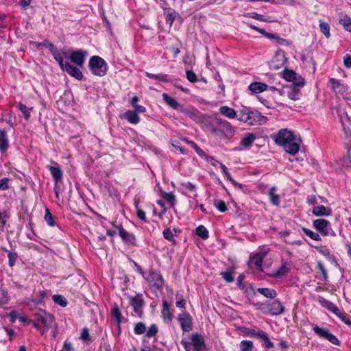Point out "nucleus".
I'll return each mask as SVG.
<instances>
[{"mask_svg": "<svg viewBox=\"0 0 351 351\" xmlns=\"http://www.w3.org/2000/svg\"><path fill=\"white\" fill-rule=\"evenodd\" d=\"M130 303L133 307L135 313L138 316L141 317L143 313V308L144 306V300L143 299L142 295L138 294L134 297H131L130 298Z\"/></svg>", "mask_w": 351, "mask_h": 351, "instance_id": "dca6fc26", "label": "nucleus"}, {"mask_svg": "<svg viewBox=\"0 0 351 351\" xmlns=\"http://www.w3.org/2000/svg\"><path fill=\"white\" fill-rule=\"evenodd\" d=\"M46 298H47V291H40L36 299L31 300V299L27 298L23 301V304L27 306H29V308L31 309H32L33 307L44 303Z\"/></svg>", "mask_w": 351, "mask_h": 351, "instance_id": "f3484780", "label": "nucleus"}, {"mask_svg": "<svg viewBox=\"0 0 351 351\" xmlns=\"http://www.w3.org/2000/svg\"><path fill=\"white\" fill-rule=\"evenodd\" d=\"M342 167L346 169H351V158L347 155L341 160Z\"/></svg>", "mask_w": 351, "mask_h": 351, "instance_id": "3c124183", "label": "nucleus"}, {"mask_svg": "<svg viewBox=\"0 0 351 351\" xmlns=\"http://www.w3.org/2000/svg\"><path fill=\"white\" fill-rule=\"evenodd\" d=\"M45 220L49 226H54V221L53 219V216L51 215L49 209L47 208L45 209Z\"/></svg>", "mask_w": 351, "mask_h": 351, "instance_id": "49530a36", "label": "nucleus"}, {"mask_svg": "<svg viewBox=\"0 0 351 351\" xmlns=\"http://www.w3.org/2000/svg\"><path fill=\"white\" fill-rule=\"evenodd\" d=\"M196 234L198 237L202 238V239H207L209 237V233L208 230L205 226L200 225L196 228Z\"/></svg>", "mask_w": 351, "mask_h": 351, "instance_id": "58836bf2", "label": "nucleus"}, {"mask_svg": "<svg viewBox=\"0 0 351 351\" xmlns=\"http://www.w3.org/2000/svg\"><path fill=\"white\" fill-rule=\"evenodd\" d=\"M275 143L283 147L286 152L295 155L300 147L293 132L287 129H282L274 136Z\"/></svg>", "mask_w": 351, "mask_h": 351, "instance_id": "f257e3e1", "label": "nucleus"}, {"mask_svg": "<svg viewBox=\"0 0 351 351\" xmlns=\"http://www.w3.org/2000/svg\"><path fill=\"white\" fill-rule=\"evenodd\" d=\"M339 23L343 26L346 30L351 32V19L347 16L342 17Z\"/></svg>", "mask_w": 351, "mask_h": 351, "instance_id": "79ce46f5", "label": "nucleus"}, {"mask_svg": "<svg viewBox=\"0 0 351 351\" xmlns=\"http://www.w3.org/2000/svg\"><path fill=\"white\" fill-rule=\"evenodd\" d=\"M238 120L250 125L262 124L265 117L258 111L252 110L247 106H242L239 110Z\"/></svg>", "mask_w": 351, "mask_h": 351, "instance_id": "7ed1b4c3", "label": "nucleus"}, {"mask_svg": "<svg viewBox=\"0 0 351 351\" xmlns=\"http://www.w3.org/2000/svg\"><path fill=\"white\" fill-rule=\"evenodd\" d=\"M313 226L315 229L319 232L322 236L336 235L335 231L332 229L330 223L324 219H317L313 221Z\"/></svg>", "mask_w": 351, "mask_h": 351, "instance_id": "1a4fd4ad", "label": "nucleus"}, {"mask_svg": "<svg viewBox=\"0 0 351 351\" xmlns=\"http://www.w3.org/2000/svg\"><path fill=\"white\" fill-rule=\"evenodd\" d=\"M147 77L150 79L158 80L160 82H168L169 80L167 75L160 73V74H152L148 72L145 73Z\"/></svg>", "mask_w": 351, "mask_h": 351, "instance_id": "e433bc0d", "label": "nucleus"}, {"mask_svg": "<svg viewBox=\"0 0 351 351\" xmlns=\"http://www.w3.org/2000/svg\"><path fill=\"white\" fill-rule=\"evenodd\" d=\"M111 316L118 325L123 321L121 313L117 306H114L111 309Z\"/></svg>", "mask_w": 351, "mask_h": 351, "instance_id": "c9c22d12", "label": "nucleus"}, {"mask_svg": "<svg viewBox=\"0 0 351 351\" xmlns=\"http://www.w3.org/2000/svg\"><path fill=\"white\" fill-rule=\"evenodd\" d=\"M331 89L335 92L337 96H341L346 99L350 98V89L349 87L341 83L340 80L330 78L329 80Z\"/></svg>", "mask_w": 351, "mask_h": 351, "instance_id": "6e6552de", "label": "nucleus"}, {"mask_svg": "<svg viewBox=\"0 0 351 351\" xmlns=\"http://www.w3.org/2000/svg\"><path fill=\"white\" fill-rule=\"evenodd\" d=\"M9 179L4 178L0 180V190H6L8 189Z\"/></svg>", "mask_w": 351, "mask_h": 351, "instance_id": "052dcab7", "label": "nucleus"}, {"mask_svg": "<svg viewBox=\"0 0 351 351\" xmlns=\"http://www.w3.org/2000/svg\"><path fill=\"white\" fill-rule=\"evenodd\" d=\"M269 199H270V202L274 204V205H278L279 203H280V199H279V197L277 194V189L276 187H271V189H269Z\"/></svg>", "mask_w": 351, "mask_h": 351, "instance_id": "72a5a7b5", "label": "nucleus"}, {"mask_svg": "<svg viewBox=\"0 0 351 351\" xmlns=\"http://www.w3.org/2000/svg\"><path fill=\"white\" fill-rule=\"evenodd\" d=\"M287 62L285 53L281 49L276 51L274 56L270 61V67L273 69H279L282 68Z\"/></svg>", "mask_w": 351, "mask_h": 351, "instance_id": "f8f14e48", "label": "nucleus"}, {"mask_svg": "<svg viewBox=\"0 0 351 351\" xmlns=\"http://www.w3.org/2000/svg\"><path fill=\"white\" fill-rule=\"evenodd\" d=\"M176 16H177V13L176 12H171L167 14V21L168 22H169L170 24H172L173 21L175 20Z\"/></svg>", "mask_w": 351, "mask_h": 351, "instance_id": "69168bd1", "label": "nucleus"}, {"mask_svg": "<svg viewBox=\"0 0 351 351\" xmlns=\"http://www.w3.org/2000/svg\"><path fill=\"white\" fill-rule=\"evenodd\" d=\"M181 343L186 351H206L204 339L197 333L192 334L188 339H183Z\"/></svg>", "mask_w": 351, "mask_h": 351, "instance_id": "20e7f679", "label": "nucleus"}, {"mask_svg": "<svg viewBox=\"0 0 351 351\" xmlns=\"http://www.w3.org/2000/svg\"><path fill=\"white\" fill-rule=\"evenodd\" d=\"M320 31L325 35L326 38L330 36V26L327 23L319 21Z\"/></svg>", "mask_w": 351, "mask_h": 351, "instance_id": "a18cd8bd", "label": "nucleus"}, {"mask_svg": "<svg viewBox=\"0 0 351 351\" xmlns=\"http://www.w3.org/2000/svg\"><path fill=\"white\" fill-rule=\"evenodd\" d=\"M89 67L91 73L97 76H104L108 70V65L104 59L99 56H93L89 60Z\"/></svg>", "mask_w": 351, "mask_h": 351, "instance_id": "0eeeda50", "label": "nucleus"}, {"mask_svg": "<svg viewBox=\"0 0 351 351\" xmlns=\"http://www.w3.org/2000/svg\"><path fill=\"white\" fill-rule=\"evenodd\" d=\"M312 213L317 217H327L331 215V209L323 205H317L313 208Z\"/></svg>", "mask_w": 351, "mask_h": 351, "instance_id": "4be33fe9", "label": "nucleus"}, {"mask_svg": "<svg viewBox=\"0 0 351 351\" xmlns=\"http://www.w3.org/2000/svg\"><path fill=\"white\" fill-rule=\"evenodd\" d=\"M306 201L309 205H315L317 203V197L314 195H308Z\"/></svg>", "mask_w": 351, "mask_h": 351, "instance_id": "0e129e2a", "label": "nucleus"}, {"mask_svg": "<svg viewBox=\"0 0 351 351\" xmlns=\"http://www.w3.org/2000/svg\"><path fill=\"white\" fill-rule=\"evenodd\" d=\"M50 173L56 182H59L62 178V172L60 168L56 167H49Z\"/></svg>", "mask_w": 351, "mask_h": 351, "instance_id": "f704fd0d", "label": "nucleus"}, {"mask_svg": "<svg viewBox=\"0 0 351 351\" xmlns=\"http://www.w3.org/2000/svg\"><path fill=\"white\" fill-rule=\"evenodd\" d=\"M219 112L221 115L226 117V118H228L229 119H238L239 112L237 113V112L234 109H233L228 106H221L219 108Z\"/></svg>", "mask_w": 351, "mask_h": 351, "instance_id": "6ab92c4d", "label": "nucleus"}, {"mask_svg": "<svg viewBox=\"0 0 351 351\" xmlns=\"http://www.w3.org/2000/svg\"><path fill=\"white\" fill-rule=\"evenodd\" d=\"M164 101L170 108L180 112H184L182 106L178 103L173 97L169 96L167 93L162 95Z\"/></svg>", "mask_w": 351, "mask_h": 351, "instance_id": "a211bd4d", "label": "nucleus"}, {"mask_svg": "<svg viewBox=\"0 0 351 351\" xmlns=\"http://www.w3.org/2000/svg\"><path fill=\"white\" fill-rule=\"evenodd\" d=\"M247 16L265 23H274L276 21V19L274 16L260 14L256 12L248 13L247 14Z\"/></svg>", "mask_w": 351, "mask_h": 351, "instance_id": "393cba45", "label": "nucleus"}, {"mask_svg": "<svg viewBox=\"0 0 351 351\" xmlns=\"http://www.w3.org/2000/svg\"><path fill=\"white\" fill-rule=\"evenodd\" d=\"M52 298L56 304H59L62 307H65L67 305L66 300L61 295H54Z\"/></svg>", "mask_w": 351, "mask_h": 351, "instance_id": "a19ab883", "label": "nucleus"}, {"mask_svg": "<svg viewBox=\"0 0 351 351\" xmlns=\"http://www.w3.org/2000/svg\"><path fill=\"white\" fill-rule=\"evenodd\" d=\"M256 139V136L253 133H247L241 139V145L245 148L250 147Z\"/></svg>", "mask_w": 351, "mask_h": 351, "instance_id": "7c9ffc66", "label": "nucleus"}, {"mask_svg": "<svg viewBox=\"0 0 351 351\" xmlns=\"http://www.w3.org/2000/svg\"><path fill=\"white\" fill-rule=\"evenodd\" d=\"M283 77L285 80L292 82L295 86L302 87L304 84L302 77L291 70H285Z\"/></svg>", "mask_w": 351, "mask_h": 351, "instance_id": "ddd939ff", "label": "nucleus"}, {"mask_svg": "<svg viewBox=\"0 0 351 351\" xmlns=\"http://www.w3.org/2000/svg\"><path fill=\"white\" fill-rule=\"evenodd\" d=\"M19 109L22 112L25 118L28 119L30 117V109L28 108L25 105L20 103L18 105Z\"/></svg>", "mask_w": 351, "mask_h": 351, "instance_id": "09e8293b", "label": "nucleus"}, {"mask_svg": "<svg viewBox=\"0 0 351 351\" xmlns=\"http://www.w3.org/2000/svg\"><path fill=\"white\" fill-rule=\"evenodd\" d=\"M269 250L263 247L258 250L251 255V262L254 264L257 269L263 271V260L266 256Z\"/></svg>", "mask_w": 351, "mask_h": 351, "instance_id": "9b49d317", "label": "nucleus"}, {"mask_svg": "<svg viewBox=\"0 0 351 351\" xmlns=\"http://www.w3.org/2000/svg\"><path fill=\"white\" fill-rule=\"evenodd\" d=\"M32 324L42 335H44L55 324V318L49 313L39 309L34 314Z\"/></svg>", "mask_w": 351, "mask_h": 351, "instance_id": "f03ea898", "label": "nucleus"}, {"mask_svg": "<svg viewBox=\"0 0 351 351\" xmlns=\"http://www.w3.org/2000/svg\"><path fill=\"white\" fill-rule=\"evenodd\" d=\"M8 147L7 134L4 130H0V151L5 152Z\"/></svg>", "mask_w": 351, "mask_h": 351, "instance_id": "2f4dec72", "label": "nucleus"}, {"mask_svg": "<svg viewBox=\"0 0 351 351\" xmlns=\"http://www.w3.org/2000/svg\"><path fill=\"white\" fill-rule=\"evenodd\" d=\"M186 75L187 80L192 83L196 82L197 80L195 73L192 71H187L186 72Z\"/></svg>", "mask_w": 351, "mask_h": 351, "instance_id": "13d9d810", "label": "nucleus"}, {"mask_svg": "<svg viewBox=\"0 0 351 351\" xmlns=\"http://www.w3.org/2000/svg\"><path fill=\"white\" fill-rule=\"evenodd\" d=\"M146 327L145 324L141 322H139L135 325L134 327V332L137 335H141L145 332Z\"/></svg>", "mask_w": 351, "mask_h": 351, "instance_id": "603ef678", "label": "nucleus"}, {"mask_svg": "<svg viewBox=\"0 0 351 351\" xmlns=\"http://www.w3.org/2000/svg\"><path fill=\"white\" fill-rule=\"evenodd\" d=\"M214 204L220 212H225L227 210L226 204L221 200H216Z\"/></svg>", "mask_w": 351, "mask_h": 351, "instance_id": "4d7b16f0", "label": "nucleus"}, {"mask_svg": "<svg viewBox=\"0 0 351 351\" xmlns=\"http://www.w3.org/2000/svg\"><path fill=\"white\" fill-rule=\"evenodd\" d=\"M343 64L346 68H351V56H346L343 58Z\"/></svg>", "mask_w": 351, "mask_h": 351, "instance_id": "338daca9", "label": "nucleus"}, {"mask_svg": "<svg viewBox=\"0 0 351 351\" xmlns=\"http://www.w3.org/2000/svg\"><path fill=\"white\" fill-rule=\"evenodd\" d=\"M300 86H287V96L293 101L298 100L300 97Z\"/></svg>", "mask_w": 351, "mask_h": 351, "instance_id": "bb28decb", "label": "nucleus"}, {"mask_svg": "<svg viewBox=\"0 0 351 351\" xmlns=\"http://www.w3.org/2000/svg\"><path fill=\"white\" fill-rule=\"evenodd\" d=\"M284 311V308L281 303L278 300L274 301L269 307V312L272 315L281 314Z\"/></svg>", "mask_w": 351, "mask_h": 351, "instance_id": "c85d7f7f", "label": "nucleus"}, {"mask_svg": "<svg viewBox=\"0 0 351 351\" xmlns=\"http://www.w3.org/2000/svg\"><path fill=\"white\" fill-rule=\"evenodd\" d=\"M162 316L166 322H171L173 317L170 311L169 305L165 300L162 301Z\"/></svg>", "mask_w": 351, "mask_h": 351, "instance_id": "c756f323", "label": "nucleus"}, {"mask_svg": "<svg viewBox=\"0 0 351 351\" xmlns=\"http://www.w3.org/2000/svg\"><path fill=\"white\" fill-rule=\"evenodd\" d=\"M268 86L267 84L262 82H252L248 86V90L251 91L252 94H258L263 93L267 89Z\"/></svg>", "mask_w": 351, "mask_h": 351, "instance_id": "5701e85b", "label": "nucleus"}, {"mask_svg": "<svg viewBox=\"0 0 351 351\" xmlns=\"http://www.w3.org/2000/svg\"><path fill=\"white\" fill-rule=\"evenodd\" d=\"M124 119H125L130 123L132 124H137L140 122V117L138 113L133 110H127L124 115Z\"/></svg>", "mask_w": 351, "mask_h": 351, "instance_id": "a878e982", "label": "nucleus"}, {"mask_svg": "<svg viewBox=\"0 0 351 351\" xmlns=\"http://www.w3.org/2000/svg\"><path fill=\"white\" fill-rule=\"evenodd\" d=\"M135 208H136V215L137 217L142 221H145V222H147V217H146V215H145V213L139 208L138 205V203H136L135 204Z\"/></svg>", "mask_w": 351, "mask_h": 351, "instance_id": "de8ad7c7", "label": "nucleus"}, {"mask_svg": "<svg viewBox=\"0 0 351 351\" xmlns=\"http://www.w3.org/2000/svg\"><path fill=\"white\" fill-rule=\"evenodd\" d=\"M313 330L316 335H317L319 337L322 338L326 339L328 340L330 343H332L334 345H339V340L337 338L333 335L332 334L330 333L329 330L326 328H320L316 325L313 326Z\"/></svg>", "mask_w": 351, "mask_h": 351, "instance_id": "4468645a", "label": "nucleus"}, {"mask_svg": "<svg viewBox=\"0 0 351 351\" xmlns=\"http://www.w3.org/2000/svg\"><path fill=\"white\" fill-rule=\"evenodd\" d=\"M80 339L84 342H88L90 341V334L87 328H84L80 336Z\"/></svg>", "mask_w": 351, "mask_h": 351, "instance_id": "8fccbe9b", "label": "nucleus"}, {"mask_svg": "<svg viewBox=\"0 0 351 351\" xmlns=\"http://www.w3.org/2000/svg\"><path fill=\"white\" fill-rule=\"evenodd\" d=\"M62 60L64 58L69 59L76 66L82 67L84 63L85 56L87 53L85 51L79 49L73 51L71 49H62Z\"/></svg>", "mask_w": 351, "mask_h": 351, "instance_id": "423d86ee", "label": "nucleus"}, {"mask_svg": "<svg viewBox=\"0 0 351 351\" xmlns=\"http://www.w3.org/2000/svg\"><path fill=\"white\" fill-rule=\"evenodd\" d=\"M8 256L9 260V265L10 267H13L17 260L18 255L14 252H9Z\"/></svg>", "mask_w": 351, "mask_h": 351, "instance_id": "5fc2aeb1", "label": "nucleus"}, {"mask_svg": "<svg viewBox=\"0 0 351 351\" xmlns=\"http://www.w3.org/2000/svg\"><path fill=\"white\" fill-rule=\"evenodd\" d=\"M220 129L227 136H232L234 133V130L231 124L226 120L219 119Z\"/></svg>", "mask_w": 351, "mask_h": 351, "instance_id": "b1692460", "label": "nucleus"}, {"mask_svg": "<svg viewBox=\"0 0 351 351\" xmlns=\"http://www.w3.org/2000/svg\"><path fill=\"white\" fill-rule=\"evenodd\" d=\"M219 167L221 169V171L227 177V178L234 184V186L239 185V184L233 180V178L231 177L230 173H229L228 168L223 164H219ZM241 186V184H239Z\"/></svg>", "mask_w": 351, "mask_h": 351, "instance_id": "37998d69", "label": "nucleus"}, {"mask_svg": "<svg viewBox=\"0 0 351 351\" xmlns=\"http://www.w3.org/2000/svg\"><path fill=\"white\" fill-rule=\"evenodd\" d=\"M257 291L267 298L273 299L277 295L276 291L272 289L258 288L257 289Z\"/></svg>", "mask_w": 351, "mask_h": 351, "instance_id": "473e14b6", "label": "nucleus"}, {"mask_svg": "<svg viewBox=\"0 0 351 351\" xmlns=\"http://www.w3.org/2000/svg\"><path fill=\"white\" fill-rule=\"evenodd\" d=\"M317 301L323 307L332 312L335 315H339V310L338 307L331 302L326 300L325 298L321 296L318 297Z\"/></svg>", "mask_w": 351, "mask_h": 351, "instance_id": "412c9836", "label": "nucleus"}, {"mask_svg": "<svg viewBox=\"0 0 351 351\" xmlns=\"http://www.w3.org/2000/svg\"><path fill=\"white\" fill-rule=\"evenodd\" d=\"M162 197L169 202H172L174 200V195L171 193H164Z\"/></svg>", "mask_w": 351, "mask_h": 351, "instance_id": "774afa93", "label": "nucleus"}, {"mask_svg": "<svg viewBox=\"0 0 351 351\" xmlns=\"http://www.w3.org/2000/svg\"><path fill=\"white\" fill-rule=\"evenodd\" d=\"M119 235L123 241L125 243H134L135 241V237L133 234L128 232L122 227L119 228Z\"/></svg>", "mask_w": 351, "mask_h": 351, "instance_id": "cd10ccee", "label": "nucleus"}, {"mask_svg": "<svg viewBox=\"0 0 351 351\" xmlns=\"http://www.w3.org/2000/svg\"><path fill=\"white\" fill-rule=\"evenodd\" d=\"M158 332V327L153 324L148 329H146V336L147 337H151L154 336Z\"/></svg>", "mask_w": 351, "mask_h": 351, "instance_id": "864d4df0", "label": "nucleus"}, {"mask_svg": "<svg viewBox=\"0 0 351 351\" xmlns=\"http://www.w3.org/2000/svg\"><path fill=\"white\" fill-rule=\"evenodd\" d=\"M221 275L222 278L228 282H232L234 280L232 273L230 271L222 272Z\"/></svg>", "mask_w": 351, "mask_h": 351, "instance_id": "bf43d9fd", "label": "nucleus"}, {"mask_svg": "<svg viewBox=\"0 0 351 351\" xmlns=\"http://www.w3.org/2000/svg\"><path fill=\"white\" fill-rule=\"evenodd\" d=\"M43 47L48 48L53 55L54 59L58 62L60 60V58H62V50L59 51L51 43L45 40L42 43L40 44Z\"/></svg>", "mask_w": 351, "mask_h": 351, "instance_id": "aec40b11", "label": "nucleus"}, {"mask_svg": "<svg viewBox=\"0 0 351 351\" xmlns=\"http://www.w3.org/2000/svg\"><path fill=\"white\" fill-rule=\"evenodd\" d=\"M58 63L61 69L66 71L71 77H73L78 80H82L83 79L82 73L77 66L71 64L69 62H64L62 58H60V60L58 61Z\"/></svg>", "mask_w": 351, "mask_h": 351, "instance_id": "9d476101", "label": "nucleus"}, {"mask_svg": "<svg viewBox=\"0 0 351 351\" xmlns=\"http://www.w3.org/2000/svg\"><path fill=\"white\" fill-rule=\"evenodd\" d=\"M178 319L183 331L189 332L191 330L193 322L191 316L189 313L182 311L178 315Z\"/></svg>", "mask_w": 351, "mask_h": 351, "instance_id": "2eb2a0df", "label": "nucleus"}, {"mask_svg": "<svg viewBox=\"0 0 351 351\" xmlns=\"http://www.w3.org/2000/svg\"><path fill=\"white\" fill-rule=\"evenodd\" d=\"M289 271L287 266L284 264L278 269L271 274V276L274 278H281L286 275Z\"/></svg>", "mask_w": 351, "mask_h": 351, "instance_id": "4c0bfd02", "label": "nucleus"}, {"mask_svg": "<svg viewBox=\"0 0 351 351\" xmlns=\"http://www.w3.org/2000/svg\"><path fill=\"white\" fill-rule=\"evenodd\" d=\"M60 351H73L71 343L64 341L62 348Z\"/></svg>", "mask_w": 351, "mask_h": 351, "instance_id": "e2e57ef3", "label": "nucleus"}, {"mask_svg": "<svg viewBox=\"0 0 351 351\" xmlns=\"http://www.w3.org/2000/svg\"><path fill=\"white\" fill-rule=\"evenodd\" d=\"M186 188L189 191V192L191 193V195H193L194 198L197 197V193L195 191V186L194 185H193L191 183H188L186 185Z\"/></svg>", "mask_w": 351, "mask_h": 351, "instance_id": "680f3d73", "label": "nucleus"}, {"mask_svg": "<svg viewBox=\"0 0 351 351\" xmlns=\"http://www.w3.org/2000/svg\"><path fill=\"white\" fill-rule=\"evenodd\" d=\"M253 343L251 341L243 340L240 343L241 351H252Z\"/></svg>", "mask_w": 351, "mask_h": 351, "instance_id": "c03bdc74", "label": "nucleus"}, {"mask_svg": "<svg viewBox=\"0 0 351 351\" xmlns=\"http://www.w3.org/2000/svg\"><path fill=\"white\" fill-rule=\"evenodd\" d=\"M302 230L304 232V234H305L307 237H308L311 239L316 241H321V237L318 233L313 232V230H311L306 228H302Z\"/></svg>", "mask_w": 351, "mask_h": 351, "instance_id": "ea45409f", "label": "nucleus"}, {"mask_svg": "<svg viewBox=\"0 0 351 351\" xmlns=\"http://www.w3.org/2000/svg\"><path fill=\"white\" fill-rule=\"evenodd\" d=\"M143 278L149 283V286L160 289L164 285V279L161 274L156 271H143L140 267L138 269Z\"/></svg>", "mask_w": 351, "mask_h": 351, "instance_id": "39448f33", "label": "nucleus"}, {"mask_svg": "<svg viewBox=\"0 0 351 351\" xmlns=\"http://www.w3.org/2000/svg\"><path fill=\"white\" fill-rule=\"evenodd\" d=\"M163 236L167 240L172 241H173L175 234L171 229L167 228L163 231Z\"/></svg>", "mask_w": 351, "mask_h": 351, "instance_id": "6e6d98bb", "label": "nucleus"}]
</instances>
